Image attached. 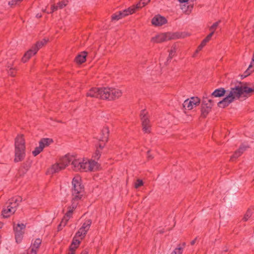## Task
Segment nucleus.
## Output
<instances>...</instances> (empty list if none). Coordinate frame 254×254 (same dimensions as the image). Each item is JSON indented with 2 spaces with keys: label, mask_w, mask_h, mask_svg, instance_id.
<instances>
[{
  "label": "nucleus",
  "mask_w": 254,
  "mask_h": 254,
  "mask_svg": "<svg viewBox=\"0 0 254 254\" xmlns=\"http://www.w3.org/2000/svg\"><path fill=\"white\" fill-rule=\"evenodd\" d=\"M142 121V129L144 132L149 133L151 131V125L148 119L143 118Z\"/></svg>",
  "instance_id": "6ab92c4d"
},
{
  "label": "nucleus",
  "mask_w": 254,
  "mask_h": 254,
  "mask_svg": "<svg viewBox=\"0 0 254 254\" xmlns=\"http://www.w3.org/2000/svg\"><path fill=\"white\" fill-rule=\"evenodd\" d=\"M91 224V221L90 220H86L83 223L81 228H80L78 231L76 233L75 236H76V237H78V238L81 240L83 239L87 231L89 230Z\"/></svg>",
  "instance_id": "1a4fd4ad"
},
{
  "label": "nucleus",
  "mask_w": 254,
  "mask_h": 254,
  "mask_svg": "<svg viewBox=\"0 0 254 254\" xmlns=\"http://www.w3.org/2000/svg\"><path fill=\"white\" fill-rule=\"evenodd\" d=\"M38 52V49H34V47L28 51L22 58V61L26 63L33 55H35Z\"/></svg>",
  "instance_id": "a211bd4d"
},
{
  "label": "nucleus",
  "mask_w": 254,
  "mask_h": 254,
  "mask_svg": "<svg viewBox=\"0 0 254 254\" xmlns=\"http://www.w3.org/2000/svg\"><path fill=\"white\" fill-rule=\"evenodd\" d=\"M47 42V40L45 39H43L42 41L37 43L36 45L33 47L34 49H38V51L45 45Z\"/></svg>",
  "instance_id": "7c9ffc66"
},
{
  "label": "nucleus",
  "mask_w": 254,
  "mask_h": 254,
  "mask_svg": "<svg viewBox=\"0 0 254 254\" xmlns=\"http://www.w3.org/2000/svg\"><path fill=\"white\" fill-rule=\"evenodd\" d=\"M109 134V128L107 127H104L98 137L99 141L107 142Z\"/></svg>",
  "instance_id": "dca6fc26"
},
{
  "label": "nucleus",
  "mask_w": 254,
  "mask_h": 254,
  "mask_svg": "<svg viewBox=\"0 0 254 254\" xmlns=\"http://www.w3.org/2000/svg\"><path fill=\"white\" fill-rule=\"evenodd\" d=\"M246 146H241L239 150L235 152V153L232 157L231 159H232L233 158H237L239 157L242 154L243 151L246 150Z\"/></svg>",
  "instance_id": "c85d7f7f"
},
{
  "label": "nucleus",
  "mask_w": 254,
  "mask_h": 254,
  "mask_svg": "<svg viewBox=\"0 0 254 254\" xmlns=\"http://www.w3.org/2000/svg\"><path fill=\"white\" fill-rule=\"evenodd\" d=\"M202 103L203 104L206 105L209 108H211V107L213 105V101L211 99L208 98H203L202 101Z\"/></svg>",
  "instance_id": "473e14b6"
},
{
  "label": "nucleus",
  "mask_w": 254,
  "mask_h": 254,
  "mask_svg": "<svg viewBox=\"0 0 254 254\" xmlns=\"http://www.w3.org/2000/svg\"><path fill=\"white\" fill-rule=\"evenodd\" d=\"M43 149L42 148V147L39 145L38 147H36L35 149L32 151V154L34 156H36L39 153H40L43 151Z\"/></svg>",
  "instance_id": "c9c22d12"
},
{
  "label": "nucleus",
  "mask_w": 254,
  "mask_h": 254,
  "mask_svg": "<svg viewBox=\"0 0 254 254\" xmlns=\"http://www.w3.org/2000/svg\"><path fill=\"white\" fill-rule=\"evenodd\" d=\"M72 159L73 156L70 155H66L60 158L57 162L63 170L64 169L69 163H71V165L72 166Z\"/></svg>",
  "instance_id": "9b49d317"
},
{
  "label": "nucleus",
  "mask_w": 254,
  "mask_h": 254,
  "mask_svg": "<svg viewBox=\"0 0 254 254\" xmlns=\"http://www.w3.org/2000/svg\"><path fill=\"white\" fill-rule=\"evenodd\" d=\"M253 71H254V52L253 55V58L251 64L249 65L248 69L246 70L242 76L244 77H246L249 75Z\"/></svg>",
  "instance_id": "aec40b11"
},
{
  "label": "nucleus",
  "mask_w": 254,
  "mask_h": 254,
  "mask_svg": "<svg viewBox=\"0 0 254 254\" xmlns=\"http://www.w3.org/2000/svg\"><path fill=\"white\" fill-rule=\"evenodd\" d=\"M71 190L74 199H80L83 195L84 188L80 176L76 175L72 179Z\"/></svg>",
  "instance_id": "20e7f679"
},
{
  "label": "nucleus",
  "mask_w": 254,
  "mask_h": 254,
  "mask_svg": "<svg viewBox=\"0 0 254 254\" xmlns=\"http://www.w3.org/2000/svg\"><path fill=\"white\" fill-rule=\"evenodd\" d=\"M135 12L134 8H128L127 9H125L122 11H119L115 13L112 16V19L118 20L121 19L126 16L131 14Z\"/></svg>",
  "instance_id": "9d476101"
},
{
  "label": "nucleus",
  "mask_w": 254,
  "mask_h": 254,
  "mask_svg": "<svg viewBox=\"0 0 254 254\" xmlns=\"http://www.w3.org/2000/svg\"><path fill=\"white\" fill-rule=\"evenodd\" d=\"M200 102L199 98L197 97H191L186 100L183 103V107L185 109L191 110L198 106Z\"/></svg>",
  "instance_id": "6e6552de"
},
{
  "label": "nucleus",
  "mask_w": 254,
  "mask_h": 254,
  "mask_svg": "<svg viewBox=\"0 0 254 254\" xmlns=\"http://www.w3.org/2000/svg\"><path fill=\"white\" fill-rule=\"evenodd\" d=\"M37 17H41V15H37Z\"/></svg>",
  "instance_id": "6e6d98bb"
},
{
  "label": "nucleus",
  "mask_w": 254,
  "mask_h": 254,
  "mask_svg": "<svg viewBox=\"0 0 254 254\" xmlns=\"http://www.w3.org/2000/svg\"><path fill=\"white\" fill-rule=\"evenodd\" d=\"M61 170H62V168H61L59 163L57 162L47 168L46 174L48 175H53L59 173Z\"/></svg>",
  "instance_id": "4468645a"
},
{
  "label": "nucleus",
  "mask_w": 254,
  "mask_h": 254,
  "mask_svg": "<svg viewBox=\"0 0 254 254\" xmlns=\"http://www.w3.org/2000/svg\"><path fill=\"white\" fill-rule=\"evenodd\" d=\"M81 240V239H80L78 237H76V236H74L72 243L70 245V250L75 251V250L77 248L80 243Z\"/></svg>",
  "instance_id": "bb28decb"
},
{
  "label": "nucleus",
  "mask_w": 254,
  "mask_h": 254,
  "mask_svg": "<svg viewBox=\"0 0 254 254\" xmlns=\"http://www.w3.org/2000/svg\"><path fill=\"white\" fill-rule=\"evenodd\" d=\"M23 234V233L15 232V240L17 243H19L21 242Z\"/></svg>",
  "instance_id": "72a5a7b5"
},
{
  "label": "nucleus",
  "mask_w": 254,
  "mask_h": 254,
  "mask_svg": "<svg viewBox=\"0 0 254 254\" xmlns=\"http://www.w3.org/2000/svg\"><path fill=\"white\" fill-rule=\"evenodd\" d=\"M81 172L94 171L98 168V163L94 160L84 158Z\"/></svg>",
  "instance_id": "0eeeda50"
},
{
  "label": "nucleus",
  "mask_w": 254,
  "mask_h": 254,
  "mask_svg": "<svg viewBox=\"0 0 254 254\" xmlns=\"http://www.w3.org/2000/svg\"><path fill=\"white\" fill-rule=\"evenodd\" d=\"M68 254H75V251L70 250L69 252H68Z\"/></svg>",
  "instance_id": "8fccbe9b"
},
{
  "label": "nucleus",
  "mask_w": 254,
  "mask_h": 254,
  "mask_svg": "<svg viewBox=\"0 0 254 254\" xmlns=\"http://www.w3.org/2000/svg\"><path fill=\"white\" fill-rule=\"evenodd\" d=\"M147 114V112L146 110H144L141 111V112L140 113V117H141V121H143V118L148 119Z\"/></svg>",
  "instance_id": "a19ab883"
},
{
  "label": "nucleus",
  "mask_w": 254,
  "mask_h": 254,
  "mask_svg": "<svg viewBox=\"0 0 254 254\" xmlns=\"http://www.w3.org/2000/svg\"><path fill=\"white\" fill-rule=\"evenodd\" d=\"M73 212L70 208H68V211L63 218L60 224L59 225V229H62V227L66 225L67 222L71 217Z\"/></svg>",
  "instance_id": "f3484780"
},
{
  "label": "nucleus",
  "mask_w": 254,
  "mask_h": 254,
  "mask_svg": "<svg viewBox=\"0 0 254 254\" xmlns=\"http://www.w3.org/2000/svg\"><path fill=\"white\" fill-rule=\"evenodd\" d=\"M106 142H107L100 141L96 147V150L95 153V157L98 158L100 157L101 153V150L104 148Z\"/></svg>",
  "instance_id": "5701e85b"
},
{
  "label": "nucleus",
  "mask_w": 254,
  "mask_h": 254,
  "mask_svg": "<svg viewBox=\"0 0 254 254\" xmlns=\"http://www.w3.org/2000/svg\"><path fill=\"white\" fill-rule=\"evenodd\" d=\"M21 201V198L19 196L9 199L2 211L3 217L6 218L12 215L16 211V208Z\"/></svg>",
  "instance_id": "39448f33"
},
{
  "label": "nucleus",
  "mask_w": 254,
  "mask_h": 254,
  "mask_svg": "<svg viewBox=\"0 0 254 254\" xmlns=\"http://www.w3.org/2000/svg\"><path fill=\"white\" fill-rule=\"evenodd\" d=\"M190 36V34L188 32L184 33H171L167 32L160 33L156 35L151 39V41L154 43H161L168 40H174L179 38H184Z\"/></svg>",
  "instance_id": "7ed1b4c3"
},
{
  "label": "nucleus",
  "mask_w": 254,
  "mask_h": 254,
  "mask_svg": "<svg viewBox=\"0 0 254 254\" xmlns=\"http://www.w3.org/2000/svg\"><path fill=\"white\" fill-rule=\"evenodd\" d=\"M84 158H77L73 156L72 161V168L75 171L81 172L82 167L84 165Z\"/></svg>",
  "instance_id": "ddd939ff"
},
{
  "label": "nucleus",
  "mask_w": 254,
  "mask_h": 254,
  "mask_svg": "<svg viewBox=\"0 0 254 254\" xmlns=\"http://www.w3.org/2000/svg\"><path fill=\"white\" fill-rule=\"evenodd\" d=\"M77 205V203L74 200L72 204L70 206H69L68 208H70L72 211H74V210L76 208Z\"/></svg>",
  "instance_id": "c03bdc74"
},
{
  "label": "nucleus",
  "mask_w": 254,
  "mask_h": 254,
  "mask_svg": "<svg viewBox=\"0 0 254 254\" xmlns=\"http://www.w3.org/2000/svg\"><path fill=\"white\" fill-rule=\"evenodd\" d=\"M88 254V252H87L86 250H84V251H83L81 252V254Z\"/></svg>",
  "instance_id": "864d4df0"
},
{
  "label": "nucleus",
  "mask_w": 254,
  "mask_h": 254,
  "mask_svg": "<svg viewBox=\"0 0 254 254\" xmlns=\"http://www.w3.org/2000/svg\"><path fill=\"white\" fill-rule=\"evenodd\" d=\"M87 56V53L83 52L79 54L75 58V62L79 64L85 62Z\"/></svg>",
  "instance_id": "393cba45"
},
{
  "label": "nucleus",
  "mask_w": 254,
  "mask_h": 254,
  "mask_svg": "<svg viewBox=\"0 0 254 254\" xmlns=\"http://www.w3.org/2000/svg\"><path fill=\"white\" fill-rule=\"evenodd\" d=\"M176 46L173 45L169 51V58L172 59L175 55L176 52Z\"/></svg>",
  "instance_id": "f704fd0d"
},
{
  "label": "nucleus",
  "mask_w": 254,
  "mask_h": 254,
  "mask_svg": "<svg viewBox=\"0 0 254 254\" xmlns=\"http://www.w3.org/2000/svg\"><path fill=\"white\" fill-rule=\"evenodd\" d=\"M41 240L40 239H36L34 242H33L30 247V249H34L37 252L41 244Z\"/></svg>",
  "instance_id": "cd10ccee"
},
{
  "label": "nucleus",
  "mask_w": 254,
  "mask_h": 254,
  "mask_svg": "<svg viewBox=\"0 0 254 254\" xmlns=\"http://www.w3.org/2000/svg\"><path fill=\"white\" fill-rule=\"evenodd\" d=\"M58 8H59L58 5H57V6H56L54 5H52L51 8V12H53L54 11L57 10Z\"/></svg>",
  "instance_id": "de8ad7c7"
},
{
  "label": "nucleus",
  "mask_w": 254,
  "mask_h": 254,
  "mask_svg": "<svg viewBox=\"0 0 254 254\" xmlns=\"http://www.w3.org/2000/svg\"><path fill=\"white\" fill-rule=\"evenodd\" d=\"M210 40L209 39H207L206 37L201 43V44L198 46L197 49V51H200L202 48L206 45V43L208 42Z\"/></svg>",
  "instance_id": "2f4dec72"
},
{
  "label": "nucleus",
  "mask_w": 254,
  "mask_h": 254,
  "mask_svg": "<svg viewBox=\"0 0 254 254\" xmlns=\"http://www.w3.org/2000/svg\"><path fill=\"white\" fill-rule=\"evenodd\" d=\"M199 51H197V49H196L195 51V52L194 53V54H193L192 55V57H195L196 56V55L198 54V53L199 52Z\"/></svg>",
  "instance_id": "09e8293b"
},
{
  "label": "nucleus",
  "mask_w": 254,
  "mask_h": 254,
  "mask_svg": "<svg viewBox=\"0 0 254 254\" xmlns=\"http://www.w3.org/2000/svg\"><path fill=\"white\" fill-rule=\"evenodd\" d=\"M143 185V182L140 179H137L134 183V188L138 189Z\"/></svg>",
  "instance_id": "4c0bfd02"
},
{
  "label": "nucleus",
  "mask_w": 254,
  "mask_h": 254,
  "mask_svg": "<svg viewBox=\"0 0 254 254\" xmlns=\"http://www.w3.org/2000/svg\"><path fill=\"white\" fill-rule=\"evenodd\" d=\"M2 224L0 223V228L2 227Z\"/></svg>",
  "instance_id": "5fc2aeb1"
},
{
  "label": "nucleus",
  "mask_w": 254,
  "mask_h": 254,
  "mask_svg": "<svg viewBox=\"0 0 254 254\" xmlns=\"http://www.w3.org/2000/svg\"><path fill=\"white\" fill-rule=\"evenodd\" d=\"M167 22L166 18L159 15L154 16L151 21L152 25L155 26H160Z\"/></svg>",
  "instance_id": "2eb2a0df"
},
{
  "label": "nucleus",
  "mask_w": 254,
  "mask_h": 254,
  "mask_svg": "<svg viewBox=\"0 0 254 254\" xmlns=\"http://www.w3.org/2000/svg\"><path fill=\"white\" fill-rule=\"evenodd\" d=\"M25 226L23 224H17L16 226H14L15 232L23 233Z\"/></svg>",
  "instance_id": "c756f323"
},
{
  "label": "nucleus",
  "mask_w": 254,
  "mask_h": 254,
  "mask_svg": "<svg viewBox=\"0 0 254 254\" xmlns=\"http://www.w3.org/2000/svg\"><path fill=\"white\" fill-rule=\"evenodd\" d=\"M252 214H253V210H252V209H249L247 210L246 214L245 215V216L244 217V218H243L244 220L245 221H247L251 217V216H252Z\"/></svg>",
  "instance_id": "e433bc0d"
},
{
  "label": "nucleus",
  "mask_w": 254,
  "mask_h": 254,
  "mask_svg": "<svg viewBox=\"0 0 254 254\" xmlns=\"http://www.w3.org/2000/svg\"><path fill=\"white\" fill-rule=\"evenodd\" d=\"M178 1H179L180 2L183 3V2H188V1H189V0H178Z\"/></svg>",
  "instance_id": "3c124183"
},
{
  "label": "nucleus",
  "mask_w": 254,
  "mask_h": 254,
  "mask_svg": "<svg viewBox=\"0 0 254 254\" xmlns=\"http://www.w3.org/2000/svg\"><path fill=\"white\" fill-rule=\"evenodd\" d=\"M103 90V87L102 88H96L93 87L91 88L86 94L87 97L92 98H97L102 99V93Z\"/></svg>",
  "instance_id": "f8f14e48"
},
{
  "label": "nucleus",
  "mask_w": 254,
  "mask_h": 254,
  "mask_svg": "<svg viewBox=\"0 0 254 254\" xmlns=\"http://www.w3.org/2000/svg\"><path fill=\"white\" fill-rule=\"evenodd\" d=\"M220 23V21L219 20L215 23H214L210 27H209V30L210 31V33L206 36L207 39H211L212 36L214 34L215 31L217 28L219 24Z\"/></svg>",
  "instance_id": "b1692460"
},
{
  "label": "nucleus",
  "mask_w": 254,
  "mask_h": 254,
  "mask_svg": "<svg viewBox=\"0 0 254 254\" xmlns=\"http://www.w3.org/2000/svg\"><path fill=\"white\" fill-rule=\"evenodd\" d=\"M8 68H9L8 70V74L12 76H14L16 72L15 69L11 67H9L8 66Z\"/></svg>",
  "instance_id": "58836bf2"
},
{
  "label": "nucleus",
  "mask_w": 254,
  "mask_h": 254,
  "mask_svg": "<svg viewBox=\"0 0 254 254\" xmlns=\"http://www.w3.org/2000/svg\"><path fill=\"white\" fill-rule=\"evenodd\" d=\"M37 251L34 249L29 248L27 251V254H36Z\"/></svg>",
  "instance_id": "49530a36"
},
{
  "label": "nucleus",
  "mask_w": 254,
  "mask_h": 254,
  "mask_svg": "<svg viewBox=\"0 0 254 254\" xmlns=\"http://www.w3.org/2000/svg\"><path fill=\"white\" fill-rule=\"evenodd\" d=\"M196 238H195L194 240H192V241L190 242V244H191V245H193L195 244V242H196Z\"/></svg>",
  "instance_id": "603ef678"
},
{
  "label": "nucleus",
  "mask_w": 254,
  "mask_h": 254,
  "mask_svg": "<svg viewBox=\"0 0 254 254\" xmlns=\"http://www.w3.org/2000/svg\"><path fill=\"white\" fill-rule=\"evenodd\" d=\"M68 1H63L61 2H60L58 3V6L59 8H63L64 6H65L67 4Z\"/></svg>",
  "instance_id": "37998d69"
},
{
  "label": "nucleus",
  "mask_w": 254,
  "mask_h": 254,
  "mask_svg": "<svg viewBox=\"0 0 254 254\" xmlns=\"http://www.w3.org/2000/svg\"><path fill=\"white\" fill-rule=\"evenodd\" d=\"M14 159L15 162L22 161L25 158V141L22 134L18 135L15 139Z\"/></svg>",
  "instance_id": "f03ea898"
},
{
  "label": "nucleus",
  "mask_w": 254,
  "mask_h": 254,
  "mask_svg": "<svg viewBox=\"0 0 254 254\" xmlns=\"http://www.w3.org/2000/svg\"><path fill=\"white\" fill-rule=\"evenodd\" d=\"M254 92V85L251 87L248 83H240L226 90L225 97L218 103V106L224 108L240 97L250 96Z\"/></svg>",
  "instance_id": "f257e3e1"
},
{
  "label": "nucleus",
  "mask_w": 254,
  "mask_h": 254,
  "mask_svg": "<svg viewBox=\"0 0 254 254\" xmlns=\"http://www.w3.org/2000/svg\"><path fill=\"white\" fill-rule=\"evenodd\" d=\"M53 142V140L51 138H42L39 141V145L44 149L45 147L49 146Z\"/></svg>",
  "instance_id": "412c9836"
},
{
  "label": "nucleus",
  "mask_w": 254,
  "mask_h": 254,
  "mask_svg": "<svg viewBox=\"0 0 254 254\" xmlns=\"http://www.w3.org/2000/svg\"><path fill=\"white\" fill-rule=\"evenodd\" d=\"M183 252V249L181 248H176L171 253V254H182Z\"/></svg>",
  "instance_id": "79ce46f5"
},
{
  "label": "nucleus",
  "mask_w": 254,
  "mask_h": 254,
  "mask_svg": "<svg viewBox=\"0 0 254 254\" xmlns=\"http://www.w3.org/2000/svg\"><path fill=\"white\" fill-rule=\"evenodd\" d=\"M102 99L114 100L118 99L123 94L122 91L119 88L113 87H103Z\"/></svg>",
  "instance_id": "423d86ee"
},
{
  "label": "nucleus",
  "mask_w": 254,
  "mask_h": 254,
  "mask_svg": "<svg viewBox=\"0 0 254 254\" xmlns=\"http://www.w3.org/2000/svg\"><path fill=\"white\" fill-rule=\"evenodd\" d=\"M150 0H140V1L135 6L132 5L130 8H134L135 11L145 6L149 2Z\"/></svg>",
  "instance_id": "a878e982"
},
{
  "label": "nucleus",
  "mask_w": 254,
  "mask_h": 254,
  "mask_svg": "<svg viewBox=\"0 0 254 254\" xmlns=\"http://www.w3.org/2000/svg\"><path fill=\"white\" fill-rule=\"evenodd\" d=\"M226 90H225L223 88H220L215 90L214 92L211 94V96L214 97H220L223 96L225 95H226Z\"/></svg>",
  "instance_id": "4be33fe9"
},
{
  "label": "nucleus",
  "mask_w": 254,
  "mask_h": 254,
  "mask_svg": "<svg viewBox=\"0 0 254 254\" xmlns=\"http://www.w3.org/2000/svg\"><path fill=\"white\" fill-rule=\"evenodd\" d=\"M22 0H11L9 1V4L11 5H13L17 4V2L21 1Z\"/></svg>",
  "instance_id": "a18cd8bd"
},
{
  "label": "nucleus",
  "mask_w": 254,
  "mask_h": 254,
  "mask_svg": "<svg viewBox=\"0 0 254 254\" xmlns=\"http://www.w3.org/2000/svg\"><path fill=\"white\" fill-rule=\"evenodd\" d=\"M211 108H209L208 107V106H206V108L204 109L203 108L201 109V113L202 115L204 116H205L208 112L210 111Z\"/></svg>",
  "instance_id": "ea45409f"
}]
</instances>
